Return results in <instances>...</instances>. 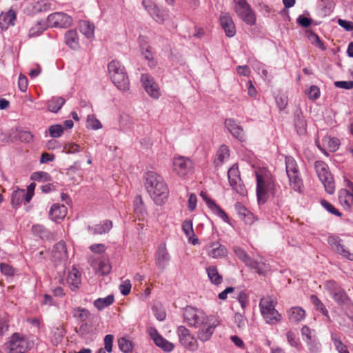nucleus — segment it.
<instances>
[{
  "instance_id": "obj_1",
  "label": "nucleus",
  "mask_w": 353,
  "mask_h": 353,
  "mask_svg": "<svg viewBox=\"0 0 353 353\" xmlns=\"http://www.w3.org/2000/svg\"><path fill=\"white\" fill-rule=\"evenodd\" d=\"M145 188L157 205H162L168 196V188L163 179L154 172H148L145 176Z\"/></svg>"
},
{
  "instance_id": "obj_2",
  "label": "nucleus",
  "mask_w": 353,
  "mask_h": 353,
  "mask_svg": "<svg viewBox=\"0 0 353 353\" xmlns=\"http://www.w3.org/2000/svg\"><path fill=\"white\" fill-rule=\"evenodd\" d=\"M256 196L259 203H264L269 196L276 194L274 181L268 174L256 172Z\"/></svg>"
},
{
  "instance_id": "obj_3",
  "label": "nucleus",
  "mask_w": 353,
  "mask_h": 353,
  "mask_svg": "<svg viewBox=\"0 0 353 353\" xmlns=\"http://www.w3.org/2000/svg\"><path fill=\"white\" fill-rule=\"evenodd\" d=\"M110 77L112 83L121 91L129 90L130 81L125 68L118 61L113 60L108 65Z\"/></svg>"
},
{
  "instance_id": "obj_4",
  "label": "nucleus",
  "mask_w": 353,
  "mask_h": 353,
  "mask_svg": "<svg viewBox=\"0 0 353 353\" xmlns=\"http://www.w3.org/2000/svg\"><path fill=\"white\" fill-rule=\"evenodd\" d=\"M314 169L325 191L330 194H333L335 190L334 181L329 171L328 165L324 161H316L314 163Z\"/></svg>"
},
{
  "instance_id": "obj_5",
  "label": "nucleus",
  "mask_w": 353,
  "mask_h": 353,
  "mask_svg": "<svg viewBox=\"0 0 353 353\" xmlns=\"http://www.w3.org/2000/svg\"><path fill=\"white\" fill-rule=\"evenodd\" d=\"M259 307L261 312L266 323L274 324L281 320V314L275 309V303L270 296L263 297L261 299Z\"/></svg>"
},
{
  "instance_id": "obj_6",
  "label": "nucleus",
  "mask_w": 353,
  "mask_h": 353,
  "mask_svg": "<svg viewBox=\"0 0 353 353\" xmlns=\"http://www.w3.org/2000/svg\"><path fill=\"white\" fill-rule=\"evenodd\" d=\"M234 10L237 16L246 24L256 23V14L246 0H233Z\"/></svg>"
},
{
  "instance_id": "obj_7",
  "label": "nucleus",
  "mask_w": 353,
  "mask_h": 353,
  "mask_svg": "<svg viewBox=\"0 0 353 353\" xmlns=\"http://www.w3.org/2000/svg\"><path fill=\"white\" fill-rule=\"evenodd\" d=\"M234 252L236 256L250 269L254 270L260 275H263L268 270V265L265 261L261 260L256 261L253 260L247 252L240 247H234Z\"/></svg>"
},
{
  "instance_id": "obj_8",
  "label": "nucleus",
  "mask_w": 353,
  "mask_h": 353,
  "mask_svg": "<svg viewBox=\"0 0 353 353\" xmlns=\"http://www.w3.org/2000/svg\"><path fill=\"white\" fill-rule=\"evenodd\" d=\"M183 319L189 326L199 327L208 323L210 316H208L202 310L188 306L183 310Z\"/></svg>"
},
{
  "instance_id": "obj_9",
  "label": "nucleus",
  "mask_w": 353,
  "mask_h": 353,
  "mask_svg": "<svg viewBox=\"0 0 353 353\" xmlns=\"http://www.w3.org/2000/svg\"><path fill=\"white\" fill-rule=\"evenodd\" d=\"M176 334L179 336L180 343L184 347L190 351H195L198 349L199 344L196 339L185 326H179L176 330Z\"/></svg>"
},
{
  "instance_id": "obj_10",
  "label": "nucleus",
  "mask_w": 353,
  "mask_h": 353,
  "mask_svg": "<svg viewBox=\"0 0 353 353\" xmlns=\"http://www.w3.org/2000/svg\"><path fill=\"white\" fill-rule=\"evenodd\" d=\"M47 23L50 27L67 28L72 26L73 19L64 12H57L48 15Z\"/></svg>"
},
{
  "instance_id": "obj_11",
  "label": "nucleus",
  "mask_w": 353,
  "mask_h": 353,
  "mask_svg": "<svg viewBox=\"0 0 353 353\" xmlns=\"http://www.w3.org/2000/svg\"><path fill=\"white\" fill-rule=\"evenodd\" d=\"M220 324L219 320L214 316H210L208 323L199 326L197 332V338L202 342L208 341L210 339L214 332V329Z\"/></svg>"
},
{
  "instance_id": "obj_12",
  "label": "nucleus",
  "mask_w": 353,
  "mask_h": 353,
  "mask_svg": "<svg viewBox=\"0 0 353 353\" xmlns=\"http://www.w3.org/2000/svg\"><path fill=\"white\" fill-rule=\"evenodd\" d=\"M143 6L150 15L159 23H163L169 18L168 10H161L150 0H143Z\"/></svg>"
},
{
  "instance_id": "obj_13",
  "label": "nucleus",
  "mask_w": 353,
  "mask_h": 353,
  "mask_svg": "<svg viewBox=\"0 0 353 353\" xmlns=\"http://www.w3.org/2000/svg\"><path fill=\"white\" fill-rule=\"evenodd\" d=\"M228 177L230 185L238 194L241 196L246 195L247 190L242 183L238 168L233 166L230 168L228 172Z\"/></svg>"
},
{
  "instance_id": "obj_14",
  "label": "nucleus",
  "mask_w": 353,
  "mask_h": 353,
  "mask_svg": "<svg viewBox=\"0 0 353 353\" xmlns=\"http://www.w3.org/2000/svg\"><path fill=\"white\" fill-rule=\"evenodd\" d=\"M192 168V162L189 158L176 157L173 160V170L179 176L188 174Z\"/></svg>"
},
{
  "instance_id": "obj_15",
  "label": "nucleus",
  "mask_w": 353,
  "mask_h": 353,
  "mask_svg": "<svg viewBox=\"0 0 353 353\" xmlns=\"http://www.w3.org/2000/svg\"><path fill=\"white\" fill-rule=\"evenodd\" d=\"M327 242L331 246L332 250L335 252L349 261H353V253L350 252L345 246L342 244V241L339 237L330 236L328 237Z\"/></svg>"
},
{
  "instance_id": "obj_16",
  "label": "nucleus",
  "mask_w": 353,
  "mask_h": 353,
  "mask_svg": "<svg viewBox=\"0 0 353 353\" xmlns=\"http://www.w3.org/2000/svg\"><path fill=\"white\" fill-rule=\"evenodd\" d=\"M141 81L145 90L151 97L157 99L160 97L161 92L159 86L151 76L148 74H143Z\"/></svg>"
},
{
  "instance_id": "obj_17",
  "label": "nucleus",
  "mask_w": 353,
  "mask_h": 353,
  "mask_svg": "<svg viewBox=\"0 0 353 353\" xmlns=\"http://www.w3.org/2000/svg\"><path fill=\"white\" fill-rule=\"evenodd\" d=\"M350 190L342 189L339 192V201L346 210H353V184L349 182Z\"/></svg>"
},
{
  "instance_id": "obj_18",
  "label": "nucleus",
  "mask_w": 353,
  "mask_h": 353,
  "mask_svg": "<svg viewBox=\"0 0 353 353\" xmlns=\"http://www.w3.org/2000/svg\"><path fill=\"white\" fill-rule=\"evenodd\" d=\"M225 126L230 133L241 142L246 139L243 128L234 119H227L225 121Z\"/></svg>"
},
{
  "instance_id": "obj_19",
  "label": "nucleus",
  "mask_w": 353,
  "mask_h": 353,
  "mask_svg": "<svg viewBox=\"0 0 353 353\" xmlns=\"http://www.w3.org/2000/svg\"><path fill=\"white\" fill-rule=\"evenodd\" d=\"M148 332L156 345L162 348L164 351L171 352L174 349V345L160 335L154 327H150Z\"/></svg>"
},
{
  "instance_id": "obj_20",
  "label": "nucleus",
  "mask_w": 353,
  "mask_h": 353,
  "mask_svg": "<svg viewBox=\"0 0 353 353\" xmlns=\"http://www.w3.org/2000/svg\"><path fill=\"white\" fill-rule=\"evenodd\" d=\"M148 332L156 345L162 348L164 351L171 352L174 349V345L160 335L154 327H150Z\"/></svg>"
},
{
  "instance_id": "obj_21",
  "label": "nucleus",
  "mask_w": 353,
  "mask_h": 353,
  "mask_svg": "<svg viewBox=\"0 0 353 353\" xmlns=\"http://www.w3.org/2000/svg\"><path fill=\"white\" fill-rule=\"evenodd\" d=\"M219 21L226 36L234 37L236 34V28L231 15L228 12H223L220 16Z\"/></svg>"
},
{
  "instance_id": "obj_22",
  "label": "nucleus",
  "mask_w": 353,
  "mask_h": 353,
  "mask_svg": "<svg viewBox=\"0 0 353 353\" xmlns=\"http://www.w3.org/2000/svg\"><path fill=\"white\" fill-rule=\"evenodd\" d=\"M52 258L54 262L65 263L68 258V252L65 244L61 241L56 243L52 251Z\"/></svg>"
},
{
  "instance_id": "obj_23",
  "label": "nucleus",
  "mask_w": 353,
  "mask_h": 353,
  "mask_svg": "<svg viewBox=\"0 0 353 353\" xmlns=\"http://www.w3.org/2000/svg\"><path fill=\"white\" fill-rule=\"evenodd\" d=\"M170 256L166 249L165 243H161L159 245L156 252V265L157 266L163 270L167 266Z\"/></svg>"
},
{
  "instance_id": "obj_24",
  "label": "nucleus",
  "mask_w": 353,
  "mask_h": 353,
  "mask_svg": "<svg viewBox=\"0 0 353 353\" xmlns=\"http://www.w3.org/2000/svg\"><path fill=\"white\" fill-rule=\"evenodd\" d=\"M200 196L205 201L208 207L212 210V212L218 215L225 222H228L229 218L226 213L218 205L215 201L209 198L207 194L204 192H201Z\"/></svg>"
},
{
  "instance_id": "obj_25",
  "label": "nucleus",
  "mask_w": 353,
  "mask_h": 353,
  "mask_svg": "<svg viewBox=\"0 0 353 353\" xmlns=\"http://www.w3.org/2000/svg\"><path fill=\"white\" fill-rule=\"evenodd\" d=\"M206 247L209 250V256L214 259L224 257L228 253L226 248L219 242L210 243Z\"/></svg>"
},
{
  "instance_id": "obj_26",
  "label": "nucleus",
  "mask_w": 353,
  "mask_h": 353,
  "mask_svg": "<svg viewBox=\"0 0 353 353\" xmlns=\"http://www.w3.org/2000/svg\"><path fill=\"white\" fill-rule=\"evenodd\" d=\"M26 341L20 337L18 333H14L10 341V349L12 353H21L25 350Z\"/></svg>"
},
{
  "instance_id": "obj_27",
  "label": "nucleus",
  "mask_w": 353,
  "mask_h": 353,
  "mask_svg": "<svg viewBox=\"0 0 353 353\" xmlns=\"http://www.w3.org/2000/svg\"><path fill=\"white\" fill-rule=\"evenodd\" d=\"M16 13L10 9L8 12L0 14V26L2 30H7L10 26L14 25Z\"/></svg>"
},
{
  "instance_id": "obj_28",
  "label": "nucleus",
  "mask_w": 353,
  "mask_h": 353,
  "mask_svg": "<svg viewBox=\"0 0 353 353\" xmlns=\"http://www.w3.org/2000/svg\"><path fill=\"white\" fill-rule=\"evenodd\" d=\"M67 214V208L64 205L53 204L50 210L49 215L52 220L63 219Z\"/></svg>"
},
{
  "instance_id": "obj_29",
  "label": "nucleus",
  "mask_w": 353,
  "mask_h": 353,
  "mask_svg": "<svg viewBox=\"0 0 353 353\" xmlns=\"http://www.w3.org/2000/svg\"><path fill=\"white\" fill-rule=\"evenodd\" d=\"M234 208L239 216L247 224H252L254 221V215L241 203L237 202Z\"/></svg>"
},
{
  "instance_id": "obj_30",
  "label": "nucleus",
  "mask_w": 353,
  "mask_h": 353,
  "mask_svg": "<svg viewBox=\"0 0 353 353\" xmlns=\"http://www.w3.org/2000/svg\"><path fill=\"white\" fill-rule=\"evenodd\" d=\"M65 43L70 48L77 50L79 48L78 33L76 30H70L65 34Z\"/></svg>"
},
{
  "instance_id": "obj_31",
  "label": "nucleus",
  "mask_w": 353,
  "mask_h": 353,
  "mask_svg": "<svg viewBox=\"0 0 353 353\" xmlns=\"http://www.w3.org/2000/svg\"><path fill=\"white\" fill-rule=\"evenodd\" d=\"M294 122L297 133L300 135L305 134L307 131V124L301 111H297L295 113Z\"/></svg>"
},
{
  "instance_id": "obj_32",
  "label": "nucleus",
  "mask_w": 353,
  "mask_h": 353,
  "mask_svg": "<svg viewBox=\"0 0 353 353\" xmlns=\"http://www.w3.org/2000/svg\"><path fill=\"white\" fill-rule=\"evenodd\" d=\"M112 228V222L109 220H105L101 224L88 226V230L93 234H102L109 232Z\"/></svg>"
},
{
  "instance_id": "obj_33",
  "label": "nucleus",
  "mask_w": 353,
  "mask_h": 353,
  "mask_svg": "<svg viewBox=\"0 0 353 353\" xmlns=\"http://www.w3.org/2000/svg\"><path fill=\"white\" fill-rule=\"evenodd\" d=\"M289 319L293 322H300L305 317V311L299 306L292 307L288 311Z\"/></svg>"
},
{
  "instance_id": "obj_34",
  "label": "nucleus",
  "mask_w": 353,
  "mask_h": 353,
  "mask_svg": "<svg viewBox=\"0 0 353 353\" xmlns=\"http://www.w3.org/2000/svg\"><path fill=\"white\" fill-rule=\"evenodd\" d=\"M33 14L46 12L52 10V4L46 0H41L31 5Z\"/></svg>"
},
{
  "instance_id": "obj_35",
  "label": "nucleus",
  "mask_w": 353,
  "mask_h": 353,
  "mask_svg": "<svg viewBox=\"0 0 353 353\" xmlns=\"http://www.w3.org/2000/svg\"><path fill=\"white\" fill-rule=\"evenodd\" d=\"M208 276L210 281L214 285H219L222 283V276L219 273L216 266L210 265L206 268Z\"/></svg>"
},
{
  "instance_id": "obj_36",
  "label": "nucleus",
  "mask_w": 353,
  "mask_h": 353,
  "mask_svg": "<svg viewBox=\"0 0 353 353\" xmlns=\"http://www.w3.org/2000/svg\"><path fill=\"white\" fill-rule=\"evenodd\" d=\"M288 176L291 188L296 192H301L303 184L302 179L299 176V172L288 174Z\"/></svg>"
},
{
  "instance_id": "obj_37",
  "label": "nucleus",
  "mask_w": 353,
  "mask_h": 353,
  "mask_svg": "<svg viewBox=\"0 0 353 353\" xmlns=\"http://www.w3.org/2000/svg\"><path fill=\"white\" fill-rule=\"evenodd\" d=\"M65 99L61 97H53L48 101V109L52 112H57L65 103Z\"/></svg>"
},
{
  "instance_id": "obj_38",
  "label": "nucleus",
  "mask_w": 353,
  "mask_h": 353,
  "mask_svg": "<svg viewBox=\"0 0 353 353\" xmlns=\"http://www.w3.org/2000/svg\"><path fill=\"white\" fill-rule=\"evenodd\" d=\"M310 301L314 305L316 310L319 311L328 321H330L329 313L325 305L314 294L310 296Z\"/></svg>"
},
{
  "instance_id": "obj_39",
  "label": "nucleus",
  "mask_w": 353,
  "mask_h": 353,
  "mask_svg": "<svg viewBox=\"0 0 353 353\" xmlns=\"http://www.w3.org/2000/svg\"><path fill=\"white\" fill-rule=\"evenodd\" d=\"M332 299L340 306L348 305L350 303V299L349 298L343 288L339 290L338 293L335 294L332 296Z\"/></svg>"
},
{
  "instance_id": "obj_40",
  "label": "nucleus",
  "mask_w": 353,
  "mask_h": 353,
  "mask_svg": "<svg viewBox=\"0 0 353 353\" xmlns=\"http://www.w3.org/2000/svg\"><path fill=\"white\" fill-rule=\"evenodd\" d=\"M114 301L113 295H108L105 298H99L94 302V305L99 310L113 303Z\"/></svg>"
},
{
  "instance_id": "obj_41",
  "label": "nucleus",
  "mask_w": 353,
  "mask_h": 353,
  "mask_svg": "<svg viewBox=\"0 0 353 353\" xmlns=\"http://www.w3.org/2000/svg\"><path fill=\"white\" fill-rule=\"evenodd\" d=\"M81 32L87 38H92L94 36V26L87 21H83L80 24Z\"/></svg>"
},
{
  "instance_id": "obj_42",
  "label": "nucleus",
  "mask_w": 353,
  "mask_h": 353,
  "mask_svg": "<svg viewBox=\"0 0 353 353\" xmlns=\"http://www.w3.org/2000/svg\"><path fill=\"white\" fill-rule=\"evenodd\" d=\"M48 23L43 21H39L37 24L32 26L30 30L28 35L30 37H36L43 32L48 28Z\"/></svg>"
},
{
  "instance_id": "obj_43",
  "label": "nucleus",
  "mask_w": 353,
  "mask_h": 353,
  "mask_svg": "<svg viewBox=\"0 0 353 353\" xmlns=\"http://www.w3.org/2000/svg\"><path fill=\"white\" fill-rule=\"evenodd\" d=\"M331 339L339 353H350L347 347L341 341L336 334H332Z\"/></svg>"
},
{
  "instance_id": "obj_44",
  "label": "nucleus",
  "mask_w": 353,
  "mask_h": 353,
  "mask_svg": "<svg viewBox=\"0 0 353 353\" xmlns=\"http://www.w3.org/2000/svg\"><path fill=\"white\" fill-rule=\"evenodd\" d=\"M228 148L225 145L219 148L216 154L217 159L215 160L216 165L222 163L225 159H228L230 156Z\"/></svg>"
},
{
  "instance_id": "obj_45",
  "label": "nucleus",
  "mask_w": 353,
  "mask_h": 353,
  "mask_svg": "<svg viewBox=\"0 0 353 353\" xmlns=\"http://www.w3.org/2000/svg\"><path fill=\"white\" fill-rule=\"evenodd\" d=\"M72 314L78 321L86 322L90 315V312L84 308L78 307L73 310Z\"/></svg>"
},
{
  "instance_id": "obj_46",
  "label": "nucleus",
  "mask_w": 353,
  "mask_h": 353,
  "mask_svg": "<svg viewBox=\"0 0 353 353\" xmlns=\"http://www.w3.org/2000/svg\"><path fill=\"white\" fill-rule=\"evenodd\" d=\"M134 211L139 216H143L145 212L143 201L141 196H137L134 199Z\"/></svg>"
},
{
  "instance_id": "obj_47",
  "label": "nucleus",
  "mask_w": 353,
  "mask_h": 353,
  "mask_svg": "<svg viewBox=\"0 0 353 353\" xmlns=\"http://www.w3.org/2000/svg\"><path fill=\"white\" fill-rule=\"evenodd\" d=\"M325 288L329 292L332 297L335 294L338 293L339 290L343 289L341 285H339L336 282L332 280L327 281L325 283Z\"/></svg>"
},
{
  "instance_id": "obj_48",
  "label": "nucleus",
  "mask_w": 353,
  "mask_h": 353,
  "mask_svg": "<svg viewBox=\"0 0 353 353\" xmlns=\"http://www.w3.org/2000/svg\"><path fill=\"white\" fill-rule=\"evenodd\" d=\"M68 280L72 285L75 287H78V285L81 283V274L75 268H73L68 275Z\"/></svg>"
},
{
  "instance_id": "obj_49",
  "label": "nucleus",
  "mask_w": 353,
  "mask_h": 353,
  "mask_svg": "<svg viewBox=\"0 0 353 353\" xmlns=\"http://www.w3.org/2000/svg\"><path fill=\"white\" fill-rule=\"evenodd\" d=\"M285 168L287 175L299 172L295 160L292 157L285 158Z\"/></svg>"
},
{
  "instance_id": "obj_50",
  "label": "nucleus",
  "mask_w": 353,
  "mask_h": 353,
  "mask_svg": "<svg viewBox=\"0 0 353 353\" xmlns=\"http://www.w3.org/2000/svg\"><path fill=\"white\" fill-rule=\"evenodd\" d=\"M182 229L188 241H191L192 236H194V232L193 230L192 221L191 220H185L182 224Z\"/></svg>"
},
{
  "instance_id": "obj_51",
  "label": "nucleus",
  "mask_w": 353,
  "mask_h": 353,
  "mask_svg": "<svg viewBox=\"0 0 353 353\" xmlns=\"http://www.w3.org/2000/svg\"><path fill=\"white\" fill-rule=\"evenodd\" d=\"M118 345L119 349L125 353H128L132 350V342L124 337L118 340Z\"/></svg>"
},
{
  "instance_id": "obj_52",
  "label": "nucleus",
  "mask_w": 353,
  "mask_h": 353,
  "mask_svg": "<svg viewBox=\"0 0 353 353\" xmlns=\"http://www.w3.org/2000/svg\"><path fill=\"white\" fill-rule=\"evenodd\" d=\"M23 201V190H17L13 192L11 200L13 207H18Z\"/></svg>"
},
{
  "instance_id": "obj_53",
  "label": "nucleus",
  "mask_w": 353,
  "mask_h": 353,
  "mask_svg": "<svg viewBox=\"0 0 353 353\" xmlns=\"http://www.w3.org/2000/svg\"><path fill=\"white\" fill-rule=\"evenodd\" d=\"M142 54L144 58L148 61V65L150 68H154L156 66L157 62L154 59L153 53L150 47H147L145 50L143 49Z\"/></svg>"
},
{
  "instance_id": "obj_54",
  "label": "nucleus",
  "mask_w": 353,
  "mask_h": 353,
  "mask_svg": "<svg viewBox=\"0 0 353 353\" xmlns=\"http://www.w3.org/2000/svg\"><path fill=\"white\" fill-rule=\"evenodd\" d=\"M323 141L327 144L331 152H335L339 146V140L334 137H325Z\"/></svg>"
},
{
  "instance_id": "obj_55",
  "label": "nucleus",
  "mask_w": 353,
  "mask_h": 353,
  "mask_svg": "<svg viewBox=\"0 0 353 353\" xmlns=\"http://www.w3.org/2000/svg\"><path fill=\"white\" fill-rule=\"evenodd\" d=\"M30 178L33 181H38L41 182L49 181L50 180V176L49 174L45 172H33Z\"/></svg>"
},
{
  "instance_id": "obj_56",
  "label": "nucleus",
  "mask_w": 353,
  "mask_h": 353,
  "mask_svg": "<svg viewBox=\"0 0 353 353\" xmlns=\"http://www.w3.org/2000/svg\"><path fill=\"white\" fill-rule=\"evenodd\" d=\"M63 131V127L59 124L52 125L49 128V133L50 136L54 138L61 137Z\"/></svg>"
},
{
  "instance_id": "obj_57",
  "label": "nucleus",
  "mask_w": 353,
  "mask_h": 353,
  "mask_svg": "<svg viewBox=\"0 0 353 353\" xmlns=\"http://www.w3.org/2000/svg\"><path fill=\"white\" fill-rule=\"evenodd\" d=\"M321 205L329 212H330L332 214H334L337 216H341L342 214L336 209L334 205H332L330 203L327 201L326 200H321Z\"/></svg>"
},
{
  "instance_id": "obj_58",
  "label": "nucleus",
  "mask_w": 353,
  "mask_h": 353,
  "mask_svg": "<svg viewBox=\"0 0 353 353\" xmlns=\"http://www.w3.org/2000/svg\"><path fill=\"white\" fill-rule=\"evenodd\" d=\"M88 126L93 130H98L102 128L100 121L92 115H89L87 119Z\"/></svg>"
},
{
  "instance_id": "obj_59",
  "label": "nucleus",
  "mask_w": 353,
  "mask_h": 353,
  "mask_svg": "<svg viewBox=\"0 0 353 353\" xmlns=\"http://www.w3.org/2000/svg\"><path fill=\"white\" fill-rule=\"evenodd\" d=\"M1 272L7 276H13L15 273V269L10 265L5 263L0 264Z\"/></svg>"
},
{
  "instance_id": "obj_60",
  "label": "nucleus",
  "mask_w": 353,
  "mask_h": 353,
  "mask_svg": "<svg viewBox=\"0 0 353 353\" xmlns=\"http://www.w3.org/2000/svg\"><path fill=\"white\" fill-rule=\"evenodd\" d=\"M307 94L310 99L316 100L320 96V90L316 85H311L307 92Z\"/></svg>"
},
{
  "instance_id": "obj_61",
  "label": "nucleus",
  "mask_w": 353,
  "mask_h": 353,
  "mask_svg": "<svg viewBox=\"0 0 353 353\" xmlns=\"http://www.w3.org/2000/svg\"><path fill=\"white\" fill-rule=\"evenodd\" d=\"M63 152L66 153H76L80 151V146L74 143H67L63 146Z\"/></svg>"
},
{
  "instance_id": "obj_62",
  "label": "nucleus",
  "mask_w": 353,
  "mask_h": 353,
  "mask_svg": "<svg viewBox=\"0 0 353 353\" xmlns=\"http://www.w3.org/2000/svg\"><path fill=\"white\" fill-rule=\"evenodd\" d=\"M18 138L21 141L30 143L33 139V135L28 131H20L18 133Z\"/></svg>"
},
{
  "instance_id": "obj_63",
  "label": "nucleus",
  "mask_w": 353,
  "mask_h": 353,
  "mask_svg": "<svg viewBox=\"0 0 353 353\" xmlns=\"http://www.w3.org/2000/svg\"><path fill=\"white\" fill-rule=\"evenodd\" d=\"M336 88L350 90L353 88V81H338L334 83Z\"/></svg>"
},
{
  "instance_id": "obj_64",
  "label": "nucleus",
  "mask_w": 353,
  "mask_h": 353,
  "mask_svg": "<svg viewBox=\"0 0 353 353\" xmlns=\"http://www.w3.org/2000/svg\"><path fill=\"white\" fill-rule=\"evenodd\" d=\"M131 283L129 280H126L119 285V290L121 293L126 296L130 294L131 290Z\"/></svg>"
}]
</instances>
